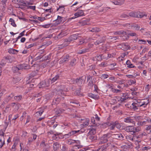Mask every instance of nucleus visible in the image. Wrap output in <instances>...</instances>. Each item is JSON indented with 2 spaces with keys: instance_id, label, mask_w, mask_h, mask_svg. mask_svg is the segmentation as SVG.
I'll list each match as a JSON object with an SVG mask.
<instances>
[{
  "instance_id": "54",
  "label": "nucleus",
  "mask_w": 151,
  "mask_h": 151,
  "mask_svg": "<svg viewBox=\"0 0 151 151\" xmlns=\"http://www.w3.org/2000/svg\"><path fill=\"white\" fill-rule=\"evenodd\" d=\"M68 143L70 145H71L72 143H74L76 142V141L75 140H72L71 139H69L68 140Z\"/></svg>"
},
{
  "instance_id": "14",
  "label": "nucleus",
  "mask_w": 151,
  "mask_h": 151,
  "mask_svg": "<svg viewBox=\"0 0 151 151\" xmlns=\"http://www.w3.org/2000/svg\"><path fill=\"white\" fill-rule=\"evenodd\" d=\"M109 144V143H106V144L100 146L97 150V151H106L107 148Z\"/></svg>"
},
{
  "instance_id": "1",
  "label": "nucleus",
  "mask_w": 151,
  "mask_h": 151,
  "mask_svg": "<svg viewBox=\"0 0 151 151\" xmlns=\"http://www.w3.org/2000/svg\"><path fill=\"white\" fill-rule=\"evenodd\" d=\"M124 129L127 132H130L132 134H134L140 130V128L139 127H135L133 126H128L125 127Z\"/></svg>"
},
{
  "instance_id": "13",
  "label": "nucleus",
  "mask_w": 151,
  "mask_h": 151,
  "mask_svg": "<svg viewBox=\"0 0 151 151\" xmlns=\"http://www.w3.org/2000/svg\"><path fill=\"white\" fill-rule=\"evenodd\" d=\"M4 133L2 132V134H0V148H1L5 144V139L4 137Z\"/></svg>"
},
{
  "instance_id": "58",
  "label": "nucleus",
  "mask_w": 151,
  "mask_h": 151,
  "mask_svg": "<svg viewBox=\"0 0 151 151\" xmlns=\"http://www.w3.org/2000/svg\"><path fill=\"white\" fill-rule=\"evenodd\" d=\"M139 42L140 44H145L146 41L145 40H139Z\"/></svg>"
},
{
  "instance_id": "15",
  "label": "nucleus",
  "mask_w": 151,
  "mask_h": 151,
  "mask_svg": "<svg viewBox=\"0 0 151 151\" xmlns=\"http://www.w3.org/2000/svg\"><path fill=\"white\" fill-rule=\"evenodd\" d=\"M50 83L49 82V80L41 82L40 84L42 88L47 87L49 86Z\"/></svg>"
},
{
  "instance_id": "42",
  "label": "nucleus",
  "mask_w": 151,
  "mask_h": 151,
  "mask_svg": "<svg viewBox=\"0 0 151 151\" xmlns=\"http://www.w3.org/2000/svg\"><path fill=\"white\" fill-rule=\"evenodd\" d=\"M111 90L114 93H119L122 92L121 90H119L113 88H112Z\"/></svg>"
},
{
  "instance_id": "27",
  "label": "nucleus",
  "mask_w": 151,
  "mask_h": 151,
  "mask_svg": "<svg viewBox=\"0 0 151 151\" xmlns=\"http://www.w3.org/2000/svg\"><path fill=\"white\" fill-rule=\"evenodd\" d=\"M60 101V99L59 98H55L53 101L52 104H58Z\"/></svg>"
},
{
  "instance_id": "31",
  "label": "nucleus",
  "mask_w": 151,
  "mask_h": 151,
  "mask_svg": "<svg viewBox=\"0 0 151 151\" xmlns=\"http://www.w3.org/2000/svg\"><path fill=\"white\" fill-rule=\"evenodd\" d=\"M123 47H125V50H127L128 49H130V46L128 45L127 43H123L122 44V45Z\"/></svg>"
},
{
  "instance_id": "26",
  "label": "nucleus",
  "mask_w": 151,
  "mask_h": 151,
  "mask_svg": "<svg viewBox=\"0 0 151 151\" xmlns=\"http://www.w3.org/2000/svg\"><path fill=\"white\" fill-rule=\"evenodd\" d=\"M137 103H133L132 104V108L134 110L139 109V107L137 106Z\"/></svg>"
},
{
  "instance_id": "57",
  "label": "nucleus",
  "mask_w": 151,
  "mask_h": 151,
  "mask_svg": "<svg viewBox=\"0 0 151 151\" xmlns=\"http://www.w3.org/2000/svg\"><path fill=\"white\" fill-rule=\"evenodd\" d=\"M145 129L148 131V132H151V126L149 125L147 126L145 128Z\"/></svg>"
},
{
  "instance_id": "19",
  "label": "nucleus",
  "mask_w": 151,
  "mask_h": 151,
  "mask_svg": "<svg viewBox=\"0 0 151 151\" xmlns=\"http://www.w3.org/2000/svg\"><path fill=\"white\" fill-rule=\"evenodd\" d=\"M89 19H86L82 20L81 21L80 23L82 25H88L90 24L89 21Z\"/></svg>"
},
{
  "instance_id": "53",
  "label": "nucleus",
  "mask_w": 151,
  "mask_h": 151,
  "mask_svg": "<svg viewBox=\"0 0 151 151\" xmlns=\"http://www.w3.org/2000/svg\"><path fill=\"white\" fill-rule=\"evenodd\" d=\"M44 111L43 110H41L39 111H37L36 112V114H37V116H40L41 115Z\"/></svg>"
},
{
  "instance_id": "30",
  "label": "nucleus",
  "mask_w": 151,
  "mask_h": 151,
  "mask_svg": "<svg viewBox=\"0 0 151 151\" xmlns=\"http://www.w3.org/2000/svg\"><path fill=\"white\" fill-rule=\"evenodd\" d=\"M22 95L16 96H14V99L17 101H19L21 100L22 99Z\"/></svg>"
},
{
  "instance_id": "44",
  "label": "nucleus",
  "mask_w": 151,
  "mask_h": 151,
  "mask_svg": "<svg viewBox=\"0 0 151 151\" xmlns=\"http://www.w3.org/2000/svg\"><path fill=\"white\" fill-rule=\"evenodd\" d=\"M129 17V16L125 14H123L121 15L120 16V17L122 19H124Z\"/></svg>"
},
{
  "instance_id": "25",
  "label": "nucleus",
  "mask_w": 151,
  "mask_h": 151,
  "mask_svg": "<svg viewBox=\"0 0 151 151\" xmlns=\"http://www.w3.org/2000/svg\"><path fill=\"white\" fill-rule=\"evenodd\" d=\"M14 94L13 93H12L10 94L9 96H8L6 98V101L7 102H8L10 100L12 99L13 97L14 96Z\"/></svg>"
},
{
  "instance_id": "50",
  "label": "nucleus",
  "mask_w": 151,
  "mask_h": 151,
  "mask_svg": "<svg viewBox=\"0 0 151 151\" xmlns=\"http://www.w3.org/2000/svg\"><path fill=\"white\" fill-rule=\"evenodd\" d=\"M146 121H139L137 124L139 126H142L144 124H146Z\"/></svg>"
},
{
  "instance_id": "8",
  "label": "nucleus",
  "mask_w": 151,
  "mask_h": 151,
  "mask_svg": "<svg viewBox=\"0 0 151 151\" xmlns=\"http://www.w3.org/2000/svg\"><path fill=\"white\" fill-rule=\"evenodd\" d=\"M87 139L91 142H95L97 139V137L94 135L88 134Z\"/></svg>"
},
{
  "instance_id": "38",
  "label": "nucleus",
  "mask_w": 151,
  "mask_h": 151,
  "mask_svg": "<svg viewBox=\"0 0 151 151\" xmlns=\"http://www.w3.org/2000/svg\"><path fill=\"white\" fill-rule=\"evenodd\" d=\"M43 56H44L43 57V60H49L51 57L50 55H43Z\"/></svg>"
},
{
  "instance_id": "48",
  "label": "nucleus",
  "mask_w": 151,
  "mask_h": 151,
  "mask_svg": "<svg viewBox=\"0 0 151 151\" xmlns=\"http://www.w3.org/2000/svg\"><path fill=\"white\" fill-rule=\"evenodd\" d=\"M99 65L101 67H106L107 65V63L106 62H102Z\"/></svg>"
},
{
  "instance_id": "32",
  "label": "nucleus",
  "mask_w": 151,
  "mask_h": 151,
  "mask_svg": "<svg viewBox=\"0 0 151 151\" xmlns=\"http://www.w3.org/2000/svg\"><path fill=\"white\" fill-rule=\"evenodd\" d=\"M18 51L13 49H10L8 50V52L12 54H16V52H17Z\"/></svg>"
},
{
  "instance_id": "10",
  "label": "nucleus",
  "mask_w": 151,
  "mask_h": 151,
  "mask_svg": "<svg viewBox=\"0 0 151 151\" xmlns=\"http://www.w3.org/2000/svg\"><path fill=\"white\" fill-rule=\"evenodd\" d=\"M86 78V76H82L78 78H77L76 80V83L79 86L82 84L83 82L85 81Z\"/></svg>"
},
{
  "instance_id": "2",
  "label": "nucleus",
  "mask_w": 151,
  "mask_h": 151,
  "mask_svg": "<svg viewBox=\"0 0 151 151\" xmlns=\"http://www.w3.org/2000/svg\"><path fill=\"white\" fill-rule=\"evenodd\" d=\"M15 60V58L13 56H7L4 57L0 63V65L3 66L7 63H12Z\"/></svg>"
},
{
  "instance_id": "33",
  "label": "nucleus",
  "mask_w": 151,
  "mask_h": 151,
  "mask_svg": "<svg viewBox=\"0 0 151 151\" xmlns=\"http://www.w3.org/2000/svg\"><path fill=\"white\" fill-rule=\"evenodd\" d=\"M9 21L11 22V24L14 27H16L17 26V25L15 24L14 20V19L11 18L9 19Z\"/></svg>"
},
{
  "instance_id": "24",
  "label": "nucleus",
  "mask_w": 151,
  "mask_h": 151,
  "mask_svg": "<svg viewBox=\"0 0 151 151\" xmlns=\"http://www.w3.org/2000/svg\"><path fill=\"white\" fill-rule=\"evenodd\" d=\"M146 101H145L144 100H141L140 101H137V105H138L137 106H139V107L140 106L145 104V103H146Z\"/></svg>"
},
{
  "instance_id": "18",
  "label": "nucleus",
  "mask_w": 151,
  "mask_h": 151,
  "mask_svg": "<svg viewBox=\"0 0 151 151\" xmlns=\"http://www.w3.org/2000/svg\"><path fill=\"white\" fill-rule=\"evenodd\" d=\"M89 132L88 134H90L91 135H94L96 133V129L95 127H93L89 129Z\"/></svg>"
},
{
  "instance_id": "64",
  "label": "nucleus",
  "mask_w": 151,
  "mask_h": 151,
  "mask_svg": "<svg viewBox=\"0 0 151 151\" xmlns=\"http://www.w3.org/2000/svg\"><path fill=\"white\" fill-rule=\"evenodd\" d=\"M119 139H123L124 138V137L122 134H119Z\"/></svg>"
},
{
  "instance_id": "39",
  "label": "nucleus",
  "mask_w": 151,
  "mask_h": 151,
  "mask_svg": "<svg viewBox=\"0 0 151 151\" xmlns=\"http://www.w3.org/2000/svg\"><path fill=\"white\" fill-rule=\"evenodd\" d=\"M37 73L38 70H36V71H32L30 74V77H33L35 76V75H37Z\"/></svg>"
},
{
  "instance_id": "34",
  "label": "nucleus",
  "mask_w": 151,
  "mask_h": 151,
  "mask_svg": "<svg viewBox=\"0 0 151 151\" xmlns=\"http://www.w3.org/2000/svg\"><path fill=\"white\" fill-rule=\"evenodd\" d=\"M110 127L109 128L111 130H113L114 129L115 127V125L114 122H112L111 123H110Z\"/></svg>"
},
{
  "instance_id": "36",
  "label": "nucleus",
  "mask_w": 151,
  "mask_h": 151,
  "mask_svg": "<svg viewBox=\"0 0 151 151\" xmlns=\"http://www.w3.org/2000/svg\"><path fill=\"white\" fill-rule=\"evenodd\" d=\"M95 58H97L96 59L98 61H101L102 60L103 58H104L102 55H97L95 57Z\"/></svg>"
},
{
  "instance_id": "37",
  "label": "nucleus",
  "mask_w": 151,
  "mask_h": 151,
  "mask_svg": "<svg viewBox=\"0 0 151 151\" xmlns=\"http://www.w3.org/2000/svg\"><path fill=\"white\" fill-rule=\"evenodd\" d=\"M76 63V59H73L70 62V65L71 66H73L75 65Z\"/></svg>"
},
{
  "instance_id": "46",
  "label": "nucleus",
  "mask_w": 151,
  "mask_h": 151,
  "mask_svg": "<svg viewBox=\"0 0 151 151\" xmlns=\"http://www.w3.org/2000/svg\"><path fill=\"white\" fill-rule=\"evenodd\" d=\"M101 143H104L107 142L108 140L106 138H102L101 139Z\"/></svg>"
},
{
  "instance_id": "45",
  "label": "nucleus",
  "mask_w": 151,
  "mask_h": 151,
  "mask_svg": "<svg viewBox=\"0 0 151 151\" xmlns=\"http://www.w3.org/2000/svg\"><path fill=\"white\" fill-rule=\"evenodd\" d=\"M80 132H81V131H80V130L78 131H72L71 132H69V134H71V135H72Z\"/></svg>"
},
{
  "instance_id": "21",
  "label": "nucleus",
  "mask_w": 151,
  "mask_h": 151,
  "mask_svg": "<svg viewBox=\"0 0 151 151\" xmlns=\"http://www.w3.org/2000/svg\"><path fill=\"white\" fill-rule=\"evenodd\" d=\"M7 0H2L1 3V6L2 9L3 10H4L5 8L6 7V3L7 1Z\"/></svg>"
},
{
  "instance_id": "20",
  "label": "nucleus",
  "mask_w": 151,
  "mask_h": 151,
  "mask_svg": "<svg viewBox=\"0 0 151 151\" xmlns=\"http://www.w3.org/2000/svg\"><path fill=\"white\" fill-rule=\"evenodd\" d=\"M148 103V101H146V103H145V104L139 107V109L141 110H145Z\"/></svg>"
},
{
  "instance_id": "62",
  "label": "nucleus",
  "mask_w": 151,
  "mask_h": 151,
  "mask_svg": "<svg viewBox=\"0 0 151 151\" xmlns=\"http://www.w3.org/2000/svg\"><path fill=\"white\" fill-rule=\"evenodd\" d=\"M44 51H45V50L43 49L41 50H40L39 51V52H38L37 53V54L38 55H40V54L41 55H42V54L44 53Z\"/></svg>"
},
{
  "instance_id": "47",
  "label": "nucleus",
  "mask_w": 151,
  "mask_h": 151,
  "mask_svg": "<svg viewBox=\"0 0 151 151\" xmlns=\"http://www.w3.org/2000/svg\"><path fill=\"white\" fill-rule=\"evenodd\" d=\"M88 49H84L81 50L80 52H79L78 53L79 54H83L85 52H87L88 51Z\"/></svg>"
},
{
  "instance_id": "51",
  "label": "nucleus",
  "mask_w": 151,
  "mask_h": 151,
  "mask_svg": "<svg viewBox=\"0 0 151 151\" xmlns=\"http://www.w3.org/2000/svg\"><path fill=\"white\" fill-rule=\"evenodd\" d=\"M85 41H84V40L83 39H81L79 41L78 44H76V46H78L79 45H82L83 43L85 42Z\"/></svg>"
},
{
  "instance_id": "23",
  "label": "nucleus",
  "mask_w": 151,
  "mask_h": 151,
  "mask_svg": "<svg viewBox=\"0 0 151 151\" xmlns=\"http://www.w3.org/2000/svg\"><path fill=\"white\" fill-rule=\"evenodd\" d=\"M89 30L90 32H98L100 31V29L99 28L95 27L89 29Z\"/></svg>"
},
{
  "instance_id": "28",
  "label": "nucleus",
  "mask_w": 151,
  "mask_h": 151,
  "mask_svg": "<svg viewBox=\"0 0 151 151\" xmlns=\"http://www.w3.org/2000/svg\"><path fill=\"white\" fill-rule=\"evenodd\" d=\"M59 144L57 142H55L53 143V149L55 150H57L58 148H59Z\"/></svg>"
},
{
  "instance_id": "61",
  "label": "nucleus",
  "mask_w": 151,
  "mask_h": 151,
  "mask_svg": "<svg viewBox=\"0 0 151 151\" xmlns=\"http://www.w3.org/2000/svg\"><path fill=\"white\" fill-rule=\"evenodd\" d=\"M37 19L41 22H42L45 19V17H37Z\"/></svg>"
},
{
  "instance_id": "43",
  "label": "nucleus",
  "mask_w": 151,
  "mask_h": 151,
  "mask_svg": "<svg viewBox=\"0 0 151 151\" xmlns=\"http://www.w3.org/2000/svg\"><path fill=\"white\" fill-rule=\"evenodd\" d=\"M109 77V75L106 74H103L101 75L100 78L101 79H105L108 78Z\"/></svg>"
},
{
  "instance_id": "9",
  "label": "nucleus",
  "mask_w": 151,
  "mask_h": 151,
  "mask_svg": "<svg viewBox=\"0 0 151 151\" xmlns=\"http://www.w3.org/2000/svg\"><path fill=\"white\" fill-rule=\"evenodd\" d=\"M84 13L83 10H78L76 13H75L74 14V15L76 16V17H73L72 18H70L69 19L71 20L72 19H75L76 17L83 16L84 15Z\"/></svg>"
},
{
  "instance_id": "4",
  "label": "nucleus",
  "mask_w": 151,
  "mask_h": 151,
  "mask_svg": "<svg viewBox=\"0 0 151 151\" xmlns=\"http://www.w3.org/2000/svg\"><path fill=\"white\" fill-rule=\"evenodd\" d=\"M129 15L131 17L142 18L144 16H147V15L143 12H132L129 13Z\"/></svg>"
},
{
  "instance_id": "11",
  "label": "nucleus",
  "mask_w": 151,
  "mask_h": 151,
  "mask_svg": "<svg viewBox=\"0 0 151 151\" xmlns=\"http://www.w3.org/2000/svg\"><path fill=\"white\" fill-rule=\"evenodd\" d=\"M124 122L127 123H132L135 124V122L134 121V119H132V117L127 116L126 118L124 119Z\"/></svg>"
},
{
  "instance_id": "41",
  "label": "nucleus",
  "mask_w": 151,
  "mask_h": 151,
  "mask_svg": "<svg viewBox=\"0 0 151 151\" xmlns=\"http://www.w3.org/2000/svg\"><path fill=\"white\" fill-rule=\"evenodd\" d=\"M131 26L133 27L134 28H135L136 29H137V28L138 29H139L140 28V26L138 24H136L134 23L132 24Z\"/></svg>"
},
{
  "instance_id": "60",
  "label": "nucleus",
  "mask_w": 151,
  "mask_h": 151,
  "mask_svg": "<svg viewBox=\"0 0 151 151\" xmlns=\"http://www.w3.org/2000/svg\"><path fill=\"white\" fill-rule=\"evenodd\" d=\"M128 35L132 36H136L137 35L136 33L134 32H130L128 33Z\"/></svg>"
},
{
  "instance_id": "52",
  "label": "nucleus",
  "mask_w": 151,
  "mask_h": 151,
  "mask_svg": "<svg viewBox=\"0 0 151 151\" xmlns=\"http://www.w3.org/2000/svg\"><path fill=\"white\" fill-rule=\"evenodd\" d=\"M115 127H116L118 129H119L121 127V126L117 122H114Z\"/></svg>"
},
{
  "instance_id": "59",
  "label": "nucleus",
  "mask_w": 151,
  "mask_h": 151,
  "mask_svg": "<svg viewBox=\"0 0 151 151\" xmlns=\"http://www.w3.org/2000/svg\"><path fill=\"white\" fill-rule=\"evenodd\" d=\"M28 9H32L33 10H35V6H27Z\"/></svg>"
},
{
  "instance_id": "17",
  "label": "nucleus",
  "mask_w": 151,
  "mask_h": 151,
  "mask_svg": "<svg viewBox=\"0 0 151 151\" xmlns=\"http://www.w3.org/2000/svg\"><path fill=\"white\" fill-rule=\"evenodd\" d=\"M112 2L115 5H121L124 4V0H114Z\"/></svg>"
},
{
  "instance_id": "7",
  "label": "nucleus",
  "mask_w": 151,
  "mask_h": 151,
  "mask_svg": "<svg viewBox=\"0 0 151 151\" xmlns=\"http://www.w3.org/2000/svg\"><path fill=\"white\" fill-rule=\"evenodd\" d=\"M70 56L69 55H66L63 56L60 60L59 63L62 64L64 63H66L68 62L70 58Z\"/></svg>"
},
{
  "instance_id": "49",
  "label": "nucleus",
  "mask_w": 151,
  "mask_h": 151,
  "mask_svg": "<svg viewBox=\"0 0 151 151\" xmlns=\"http://www.w3.org/2000/svg\"><path fill=\"white\" fill-rule=\"evenodd\" d=\"M44 56H43V55H39L37 57H36L35 59L37 60H39L40 59H42V60H43V57Z\"/></svg>"
},
{
  "instance_id": "55",
  "label": "nucleus",
  "mask_w": 151,
  "mask_h": 151,
  "mask_svg": "<svg viewBox=\"0 0 151 151\" xmlns=\"http://www.w3.org/2000/svg\"><path fill=\"white\" fill-rule=\"evenodd\" d=\"M65 35L64 32H62L59 34L58 36V38H60Z\"/></svg>"
},
{
  "instance_id": "63",
  "label": "nucleus",
  "mask_w": 151,
  "mask_h": 151,
  "mask_svg": "<svg viewBox=\"0 0 151 151\" xmlns=\"http://www.w3.org/2000/svg\"><path fill=\"white\" fill-rule=\"evenodd\" d=\"M50 24H46L45 25H42V27L44 28H48L50 26Z\"/></svg>"
},
{
  "instance_id": "12",
  "label": "nucleus",
  "mask_w": 151,
  "mask_h": 151,
  "mask_svg": "<svg viewBox=\"0 0 151 151\" xmlns=\"http://www.w3.org/2000/svg\"><path fill=\"white\" fill-rule=\"evenodd\" d=\"M106 40V36H104L102 37L101 39L97 40L94 42V44L96 45H98L104 42Z\"/></svg>"
},
{
  "instance_id": "29",
  "label": "nucleus",
  "mask_w": 151,
  "mask_h": 151,
  "mask_svg": "<svg viewBox=\"0 0 151 151\" xmlns=\"http://www.w3.org/2000/svg\"><path fill=\"white\" fill-rule=\"evenodd\" d=\"M110 126V123L107 122L103 123L101 125V127L102 128H105Z\"/></svg>"
},
{
  "instance_id": "56",
  "label": "nucleus",
  "mask_w": 151,
  "mask_h": 151,
  "mask_svg": "<svg viewBox=\"0 0 151 151\" xmlns=\"http://www.w3.org/2000/svg\"><path fill=\"white\" fill-rule=\"evenodd\" d=\"M81 86H79L78 88L76 89V93L77 95H78L79 93H80L81 92Z\"/></svg>"
},
{
  "instance_id": "3",
  "label": "nucleus",
  "mask_w": 151,
  "mask_h": 151,
  "mask_svg": "<svg viewBox=\"0 0 151 151\" xmlns=\"http://www.w3.org/2000/svg\"><path fill=\"white\" fill-rule=\"evenodd\" d=\"M79 34H76L71 35L68 39H65L64 43L62 45L63 47H65L68 46L69 43L66 44L65 43H69L71 41L78 38L79 37H80V36H79Z\"/></svg>"
},
{
  "instance_id": "40",
  "label": "nucleus",
  "mask_w": 151,
  "mask_h": 151,
  "mask_svg": "<svg viewBox=\"0 0 151 151\" xmlns=\"http://www.w3.org/2000/svg\"><path fill=\"white\" fill-rule=\"evenodd\" d=\"M88 96L89 97L95 99L97 98V97L96 95L91 93L88 94Z\"/></svg>"
},
{
  "instance_id": "6",
  "label": "nucleus",
  "mask_w": 151,
  "mask_h": 151,
  "mask_svg": "<svg viewBox=\"0 0 151 151\" xmlns=\"http://www.w3.org/2000/svg\"><path fill=\"white\" fill-rule=\"evenodd\" d=\"M12 2L14 4L23 6H27L32 4L29 2L25 3L24 1L23 0H12Z\"/></svg>"
},
{
  "instance_id": "5",
  "label": "nucleus",
  "mask_w": 151,
  "mask_h": 151,
  "mask_svg": "<svg viewBox=\"0 0 151 151\" xmlns=\"http://www.w3.org/2000/svg\"><path fill=\"white\" fill-rule=\"evenodd\" d=\"M27 66H24V65L23 64H19L13 67L12 68V70L14 73H17V72L19 70L22 69H28V68H27Z\"/></svg>"
},
{
  "instance_id": "35",
  "label": "nucleus",
  "mask_w": 151,
  "mask_h": 151,
  "mask_svg": "<svg viewBox=\"0 0 151 151\" xmlns=\"http://www.w3.org/2000/svg\"><path fill=\"white\" fill-rule=\"evenodd\" d=\"M126 32H124V31H116L114 33V34L115 35H120L121 34H125Z\"/></svg>"
},
{
  "instance_id": "22",
  "label": "nucleus",
  "mask_w": 151,
  "mask_h": 151,
  "mask_svg": "<svg viewBox=\"0 0 151 151\" xmlns=\"http://www.w3.org/2000/svg\"><path fill=\"white\" fill-rule=\"evenodd\" d=\"M63 17L58 16L57 19L56 20V22L57 23V24H60L63 22Z\"/></svg>"
},
{
  "instance_id": "16",
  "label": "nucleus",
  "mask_w": 151,
  "mask_h": 151,
  "mask_svg": "<svg viewBox=\"0 0 151 151\" xmlns=\"http://www.w3.org/2000/svg\"><path fill=\"white\" fill-rule=\"evenodd\" d=\"M52 77L51 76L52 78H50L48 79L49 82L51 84L55 82L56 81L59 79L60 76L59 75H57L55 77L52 78Z\"/></svg>"
}]
</instances>
